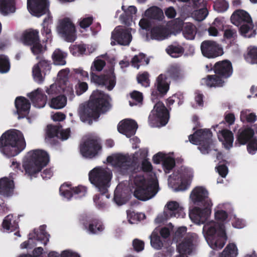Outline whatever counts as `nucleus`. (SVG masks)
I'll return each instance as SVG.
<instances>
[{
  "mask_svg": "<svg viewBox=\"0 0 257 257\" xmlns=\"http://www.w3.org/2000/svg\"><path fill=\"white\" fill-rule=\"evenodd\" d=\"M201 50L203 55L208 58H215L223 53L222 49L216 42L205 40L202 42Z\"/></svg>",
  "mask_w": 257,
  "mask_h": 257,
  "instance_id": "obj_17",
  "label": "nucleus"
},
{
  "mask_svg": "<svg viewBox=\"0 0 257 257\" xmlns=\"http://www.w3.org/2000/svg\"><path fill=\"white\" fill-rule=\"evenodd\" d=\"M195 234L188 233L182 241L177 245V249L180 253L190 254L192 252Z\"/></svg>",
  "mask_w": 257,
  "mask_h": 257,
  "instance_id": "obj_26",
  "label": "nucleus"
},
{
  "mask_svg": "<svg viewBox=\"0 0 257 257\" xmlns=\"http://www.w3.org/2000/svg\"><path fill=\"white\" fill-rule=\"evenodd\" d=\"M62 88L59 85L54 83L51 85L49 88H47L46 92L49 95H56L60 92Z\"/></svg>",
  "mask_w": 257,
  "mask_h": 257,
  "instance_id": "obj_61",
  "label": "nucleus"
},
{
  "mask_svg": "<svg viewBox=\"0 0 257 257\" xmlns=\"http://www.w3.org/2000/svg\"><path fill=\"white\" fill-rule=\"evenodd\" d=\"M196 27L190 23H186L183 28L182 32L184 37L187 39H193L196 34Z\"/></svg>",
  "mask_w": 257,
  "mask_h": 257,
  "instance_id": "obj_42",
  "label": "nucleus"
},
{
  "mask_svg": "<svg viewBox=\"0 0 257 257\" xmlns=\"http://www.w3.org/2000/svg\"><path fill=\"white\" fill-rule=\"evenodd\" d=\"M0 10L3 13L14 12L15 11V0H0Z\"/></svg>",
  "mask_w": 257,
  "mask_h": 257,
  "instance_id": "obj_40",
  "label": "nucleus"
},
{
  "mask_svg": "<svg viewBox=\"0 0 257 257\" xmlns=\"http://www.w3.org/2000/svg\"><path fill=\"white\" fill-rule=\"evenodd\" d=\"M210 129H198L188 136L189 141L193 145H198V149L203 154H207L211 150L217 151L215 142L212 139Z\"/></svg>",
  "mask_w": 257,
  "mask_h": 257,
  "instance_id": "obj_8",
  "label": "nucleus"
},
{
  "mask_svg": "<svg viewBox=\"0 0 257 257\" xmlns=\"http://www.w3.org/2000/svg\"><path fill=\"white\" fill-rule=\"evenodd\" d=\"M239 32L241 34L245 37L247 36L248 32L252 29L253 27L252 22L251 23H245L239 26Z\"/></svg>",
  "mask_w": 257,
  "mask_h": 257,
  "instance_id": "obj_59",
  "label": "nucleus"
},
{
  "mask_svg": "<svg viewBox=\"0 0 257 257\" xmlns=\"http://www.w3.org/2000/svg\"><path fill=\"white\" fill-rule=\"evenodd\" d=\"M164 171L169 173L175 166V161L174 158L166 156L162 163Z\"/></svg>",
  "mask_w": 257,
  "mask_h": 257,
  "instance_id": "obj_49",
  "label": "nucleus"
},
{
  "mask_svg": "<svg viewBox=\"0 0 257 257\" xmlns=\"http://www.w3.org/2000/svg\"><path fill=\"white\" fill-rule=\"evenodd\" d=\"M26 146L24 135L20 131H7L0 137V151L9 158L18 155Z\"/></svg>",
  "mask_w": 257,
  "mask_h": 257,
  "instance_id": "obj_3",
  "label": "nucleus"
},
{
  "mask_svg": "<svg viewBox=\"0 0 257 257\" xmlns=\"http://www.w3.org/2000/svg\"><path fill=\"white\" fill-rule=\"evenodd\" d=\"M111 38L120 45L126 46L130 44L132 37L127 30L118 26L112 32Z\"/></svg>",
  "mask_w": 257,
  "mask_h": 257,
  "instance_id": "obj_21",
  "label": "nucleus"
},
{
  "mask_svg": "<svg viewBox=\"0 0 257 257\" xmlns=\"http://www.w3.org/2000/svg\"><path fill=\"white\" fill-rule=\"evenodd\" d=\"M137 78L138 83L141 84L143 86L147 87L150 86V80L148 72H144L142 74H139Z\"/></svg>",
  "mask_w": 257,
  "mask_h": 257,
  "instance_id": "obj_54",
  "label": "nucleus"
},
{
  "mask_svg": "<svg viewBox=\"0 0 257 257\" xmlns=\"http://www.w3.org/2000/svg\"><path fill=\"white\" fill-rule=\"evenodd\" d=\"M182 182L179 186V188L181 190H187L190 184V182L193 178V174L191 171L187 169H184L181 175Z\"/></svg>",
  "mask_w": 257,
  "mask_h": 257,
  "instance_id": "obj_38",
  "label": "nucleus"
},
{
  "mask_svg": "<svg viewBox=\"0 0 257 257\" xmlns=\"http://www.w3.org/2000/svg\"><path fill=\"white\" fill-rule=\"evenodd\" d=\"M206 67L208 69L210 67V70H213L223 80L230 77L233 72L232 64L227 60L217 62L213 66L211 64H210L209 66L207 65Z\"/></svg>",
  "mask_w": 257,
  "mask_h": 257,
  "instance_id": "obj_15",
  "label": "nucleus"
},
{
  "mask_svg": "<svg viewBox=\"0 0 257 257\" xmlns=\"http://www.w3.org/2000/svg\"><path fill=\"white\" fill-rule=\"evenodd\" d=\"M133 182L135 186L134 195L140 200L152 198L158 191V184L154 180L146 179L143 175H136Z\"/></svg>",
  "mask_w": 257,
  "mask_h": 257,
  "instance_id": "obj_7",
  "label": "nucleus"
},
{
  "mask_svg": "<svg viewBox=\"0 0 257 257\" xmlns=\"http://www.w3.org/2000/svg\"><path fill=\"white\" fill-rule=\"evenodd\" d=\"M111 176L106 170L100 168H95L89 173V180L93 184L101 195L108 192L109 182Z\"/></svg>",
  "mask_w": 257,
  "mask_h": 257,
  "instance_id": "obj_10",
  "label": "nucleus"
},
{
  "mask_svg": "<svg viewBox=\"0 0 257 257\" xmlns=\"http://www.w3.org/2000/svg\"><path fill=\"white\" fill-rule=\"evenodd\" d=\"M17 113L23 117L29 113L31 103L29 100L23 96L17 97L15 101Z\"/></svg>",
  "mask_w": 257,
  "mask_h": 257,
  "instance_id": "obj_28",
  "label": "nucleus"
},
{
  "mask_svg": "<svg viewBox=\"0 0 257 257\" xmlns=\"http://www.w3.org/2000/svg\"><path fill=\"white\" fill-rule=\"evenodd\" d=\"M61 128L62 125L60 124L55 125L52 124L48 125L47 131V137L50 139H52L54 137L59 138V132Z\"/></svg>",
  "mask_w": 257,
  "mask_h": 257,
  "instance_id": "obj_46",
  "label": "nucleus"
},
{
  "mask_svg": "<svg viewBox=\"0 0 257 257\" xmlns=\"http://www.w3.org/2000/svg\"><path fill=\"white\" fill-rule=\"evenodd\" d=\"M133 245L135 251L140 252L142 251L144 248V241L139 239H135L133 241Z\"/></svg>",
  "mask_w": 257,
  "mask_h": 257,
  "instance_id": "obj_64",
  "label": "nucleus"
},
{
  "mask_svg": "<svg viewBox=\"0 0 257 257\" xmlns=\"http://www.w3.org/2000/svg\"><path fill=\"white\" fill-rule=\"evenodd\" d=\"M30 46L32 52L34 55H36L42 54L44 51L43 46L40 43V39H39V41L35 42Z\"/></svg>",
  "mask_w": 257,
  "mask_h": 257,
  "instance_id": "obj_57",
  "label": "nucleus"
},
{
  "mask_svg": "<svg viewBox=\"0 0 257 257\" xmlns=\"http://www.w3.org/2000/svg\"><path fill=\"white\" fill-rule=\"evenodd\" d=\"M59 191L62 196L70 199L73 195H78L79 197L84 196L87 192V188L81 185L71 188L70 185L64 183L60 186Z\"/></svg>",
  "mask_w": 257,
  "mask_h": 257,
  "instance_id": "obj_20",
  "label": "nucleus"
},
{
  "mask_svg": "<svg viewBox=\"0 0 257 257\" xmlns=\"http://www.w3.org/2000/svg\"><path fill=\"white\" fill-rule=\"evenodd\" d=\"M203 82L209 87H222L224 83L223 80L218 75H208L206 77L202 79Z\"/></svg>",
  "mask_w": 257,
  "mask_h": 257,
  "instance_id": "obj_32",
  "label": "nucleus"
},
{
  "mask_svg": "<svg viewBox=\"0 0 257 257\" xmlns=\"http://www.w3.org/2000/svg\"><path fill=\"white\" fill-rule=\"evenodd\" d=\"M71 53L74 56H78L84 53L86 47L84 44L74 45L69 47Z\"/></svg>",
  "mask_w": 257,
  "mask_h": 257,
  "instance_id": "obj_50",
  "label": "nucleus"
},
{
  "mask_svg": "<svg viewBox=\"0 0 257 257\" xmlns=\"http://www.w3.org/2000/svg\"><path fill=\"white\" fill-rule=\"evenodd\" d=\"M190 197L193 203L197 205L212 203L208 197L207 190L202 186L196 187L192 191Z\"/></svg>",
  "mask_w": 257,
  "mask_h": 257,
  "instance_id": "obj_18",
  "label": "nucleus"
},
{
  "mask_svg": "<svg viewBox=\"0 0 257 257\" xmlns=\"http://www.w3.org/2000/svg\"><path fill=\"white\" fill-rule=\"evenodd\" d=\"M237 254V248L236 246L232 244H228L225 248L221 253V257H235Z\"/></svg>",
  "mask_w": 257,
  "mask_h": 257,
  "instance_id": "obj_48",
  "label": "nucleus"
},
{
  "mask_svg": "<svg viewBox=\"0 0 257 257\" xmlns=\"http://www.w3.org/2000/svg\"><path fill=\"white\" fill-rule=\"evenodd\" d=\"M49 162L48 153L43 150H35L28 152L26 160L23 163L25 174L30 179L37 174Z\"/></svg>",
  "mask_w": 257,
  "mask_h": 257,
  "instance_id": "obj_4",
  "label": "nucleus"
},
{
  "mask_svg": "<svg viewBox=\"0 0 257 257\" xmlns=\"http://www.w3.org/2000/svg\"><path fill=\"white\" fill-rule=\"evenodd\" d=\"M14 181L7 178L0 179V194L5 196H11L13 192Z\"/></svg>",
  "mask_w": 257,
  "mask_h": 257,
  "instance_id": "obj_31",
  "label": "nucleus"
},
{
  "mask_svg": "<svg viewBox=\"0 0 257 257\" xmlns=\"http://www.w3.org/2000/svg\"><path fill=\"white\" fill-rule=\"evenodd\" d=\"M254 131L251 127L246 126L239 129L236 135L234 146L239 147L246 145L254 137Z\"/></svg>",
  "mask_w": 257,
  "mask_h": 257,
  "instance_id": "obj_22",
  "label": "nucleus"
},
{
  "mask_svg": "<svg viewBox=\"0 0 257 257\" xmlns=\"http://www.w3.org/2000/svg\"><path fill=\"white\" fill-rule=\"evenodd\" d=\"M131 98L135 101V102L129 101V104L131 106H133L137 105L138 103H142L143 100V93L140 91L134 90L130 93Z\"/></svg>",
  "mask_w": 257,
  "mask_h": 257,
  "instance_id": "obj_53",
  "label": "nucleus"
},
{
  "mask_svg": "<svg viewBox=\"0 0 257 257\" xmlns=\"http://www.w3.org/2000/svg\"><path fill=\"white\" fill-rule=\"evenodd\" d=\"M160 99L154 101L151 99L153 102L156 103L148 118L149 123L152 127L156 126L159 123L161 126H164L169 121V111L164 104L159 100Z\"/></svg>",
  "mask_w": 257,
  "mask_h": 257,
  "instance_id": "obj_12",
  "label": "nucleus"
},
{
  "mask_svg": "<svg viewBox=\"0 0 257 257\" xmlns=\"http://www.w3.org/2000/svg\"><path fill=\"white\" fill-rule=\"evenodd\" d=\"M145 14L147 17L150 19L159 21H162L164 18L162 10L156 6H153L147 9Z\"/></svg>",
  "mask_w": 257,
  "mask_h": 257,
  "instance_id": "obj_33",
  "label": "nucleus"
},
{
  "mask_svg": "<svg viewBox=\"0 0 257 257\" xmlns=\"http://www.w3.org/2000/svg\"><path fill=\"white\" fill-rule=\"evenodd\" d=\"M166 29L161 26L153 27L151 31V38L153 39L163 40L166 37Z\"/></svg>",
  "mask_w": 257,
  "mask_h": 257,
  "instance_id": "obj_43",
  "label": "nucleus"
},
{
  "mask_svg": "<svg viewBox=\"0 0 257 257\" xmlns=\"http://www.w3.org/2000/svg\"><path fill=\"white\" fill-rule=\"evenodd\" d=\"M150 59L147 58L146 55L143 53H140L139 55L135 56L132 59L131 63L133 66L137 67L139 69L140 65L138 63L141 64L148 65L149 63Z\"/></svg>",
  "mask_w": 257,
  "mask_h": 257,
  "instance_id": "obj_44",
  "label": "nucleus"
},
{
  "mask_svg": "<svg viewBox=\"0 0 257 257\" xmlns=\"http://www.w3.org/2000/svg\"><path fill=\"white\" fill-rule=\"evenodd\" d=\"M37 59H39V61L33 68V75L35 81L41 83L44 81L42 73L45 75L50 71L51 63L50 61L45 59L43 56H37Z\"/></svg>",
  "mask_w": 257,
  "mask_h": 257,
  "instance_id": "obj_16",
  "label": "nucleus"
},
{
  "mask_svg": "<svg viewBox=\"0 0 257 257\" xmlns=\"http://www.w3.org/2000/svg\"><path fill=\"white\" fill-rule=\"evenodd\" d=\"M57 29L59 34L67 42H72L76 40L75 26L69 18L65 17L60 20Z\"/></svg>",
  "mask_w": 257,
  "mask_h": 257,
  "instance_id": "obj_14",
  "label": "nucleus"
},
{
  "mask_svg": "<svg viewBox=\"0 0 257 257\" xmlns=\"http://www.w3.org/2000/svg\"><path fill=\"white\" fill-rule=\"evenodd\" d=\"M50 235L48 233H44L43 232H35L34 238L38 241H40L44 245H46L49 240Z\"/></svg>",
  "mask_w": 257,
  "mask_h": 257,
  "instance_id": "obj_60",
  "label": "nucleus"
},
{
  "mask_svg": "<svg viewBox=\"0 0 257 257\" xmlns=\"http://www.w3.org/2000/svg\"><path fill=\"white\" fill-rule=\"evenodd\" d=\"M246 61L251 64H257V47L250 46L247 49V53L245 57Z\"/></svg>",
  "mask_w": 257,
  "mask_h": 257,
  "instance_id": "obj_45",
  "label": "nucleus"
},
{
  "mask_svg": "<svg viewBox=\"0 0 257 257\" xmlns=\"http://www.w3.org/2000/svg\"><path fill=\"white\" fill-rule=\"evenodd\" d=\"M166 207L167 209L164 211V213L167 218L172 217L183 218L185 215L183 207L180 206L176 201H171L168 202Z\"/></svg>",
  "mask_w": 257,
  "mask_h": 257,
  "instance_id": "obj_25",
  "label": "nucleus"
},
{
  "mask_svg": "<svg viewBox=\"0 0 257 257\" xmlns=\"http://www.w3.org/2000/svg\"><path fill=\"white\" fill-rule=\"evenodd\" d=\"M39 31L37 30H29L25 31L22 37L23 44L27 46H31L35 42L39 41Z\"/></svg>",
  "mask_w": 257,
  "mask_h": 257,
  "instance_id": "obj_30",
  "label": "nucleus"
},
{
  "mask_svg": "<svg viewBox=\"0 0 257 257\" xmlns=\"http://www.w3.org/2000/svg\"><path fill=\"white\" fill-rule=\"evenodd\" d=\"M221 136L223 140H221L222 142V144L225 149L229 150L233 146V134L231 131L223 129L221 132Z\"/></svg>",
  "mask_w": 257,
  "mask_h": 257,
  "instance_id": "obj_37",
  "label": "nucleus"
},
{
  "mask_svg": "<svg viewBox=\"0 0 257 257\" xmlns=\"http://www.w3.org/2000/svg\"><path fill=\"white\" fill-rule=\"evenodd\" d=\"M33 105L38 108L44 107L47 103V96L41 88H37L27 94Z\"/></svg>",
  "mask_w": 257,
  "mask_h": 257,
  "instance_id": "obj_24",
  "label": "nucleus"
},
{
  "mask_svg": "<svg viewBox=\"0 0 257 257\" xmlns=\"http://www.w3.org/2000/svg\"><path fill=\"white\" fill-rule=\"evenodd\" d=\"M105 62L101 59L95 60L91 66L90 77L91 81L96 84L105 86L107 90H111L116 84V77L113 68L104 74L98 75L95 72L101 71L105 66Z\"/></svg>",
  "mask_w": 257,
  "mask_h": 257,
  "instance_id": "obj_6",
  "label": "nucleus"
},
{
  "mask_svg": "<svg viewBox=\"0 0 257 257\" xmlns=\"http://www.w3.org/2000/svg\"><path fill=\"white\" fill-rule=\"evenodd\" d=\"M246 149L248 153L254 155L257 151V138L254 137L247 143Z\"/></svg>",
  "mask_w": 257,
  "mask_h": 257,
  "instance_id": "obj_55",
  "label": "nucleus"
},
{
  "mask_svg": "<svg viewBox=\"0 0 257 257\" xmlns=\"http://www.w3.org/2000/svg\"><path fill=\"white\" fill-rule=\"evenodd\" d=\"M230 19L232 23L238 27L243 23L252 22L249 14L243 10H237L234 12Z\"/></svg>",
  "mask_w": 257,
  "mask_h": 257,
  "instance_id": "obj_27",
  "label": "nucleus"
},
{
  "mask_svg": "<svg viewBox=\"0 0 257 257\" xmlns=\"http://www.w3.org/2000/svg\"><path fill=\"white\" fill-rule=\"evenodd\" d=\"M208 14L206 9H201L194 12V17L198 21H201L205 19Z\"/></svg>",
  "mask_w": 257,
  "mask_h": 257,
  "instance_id": "obj_62",
  "label": "nucleus"
},
{
  "mask_svg": "<svg viewBox=\"0 0 257 257\" xmlns=\"http://www.w3.org/2000/svg\"><path fill=\"white\" fill-rule=\"evenodd\" d=\"M228 4L224 0L216 2L214 5V9L218 12H224L228 8Z\"/></svg>",
  "mask_w": 257,
  "mask_h": 257,
  "instance_id": "obj_56",
  "label": "nucleus"
},
{
  "mask_svg": "<svg viewBox=\"0 0 257 257\" xmlns=\"http://www.w3.org/2000/svg\"><path fill=\"white\" fill-rule=\"evenodd\" d=\"M101 149L99 138L94 135L85 136L79 146L81 155L88 159H92L97 156Z\"/></svg>",
  "mask_w": 257,
  "mask_h": 257,
  "instance_id": "obj_11",
  "label": "nucleus"
},
{
  "mask_svg": "<svg viewBox=\"0 0 257 257\" xmlns=\"http://www.w3.org/2000/svg\"><path fill=\"white\" fill-rule=\"evenodd\" d=\"M184 100V96L183 93L178 91L167 99V105L169 109H171L170 107L175 102L177 103L178 106H180L183 103Z\"/></svg>",
  "mask_w": 257,
  "mask_h": 257,
  "instance_id": "obj_41",
  "label": "nucleus"
},
{
  "mask_svg": "<svg viewBox=\"0 0 257 257\" xmlns=\"http://www.w3.org/2000/svg\"><path fill=\"white\" fill-rule=\"evenodd\" d=\"M206 227L207 240L210 246L213 249H221L227 239L223 224L213 222Z\"/></svg>",
  "mask_w": 257,
  "mask_h": 257,
  "instance_id": "obj_9",
  "label": "nucleus"
},
{
  "mask_svg": "<svg viewBox=\"0 0 257 257\" xmlns=\"http://www.w3.org/2000/svg\"><path fill=\"white\" fill-rule=\"evenodd\" d=\"M240 120L243 122L253 123L257 119V116L254 113L241 111L240 116Z\"/></svg>",
  "mask_w": 257,
  "mask_h": 257,
  "instance_id": "obj_51",
  "label": "nucleus"
},
{
  "mask_svg": "<svg viewBox=\"0 0 257 257\" xmlns=\"http://www.w3.org/2000/svg\"><path fill=\"white\" fill-rule=\"evenodd\" d=\"M10 68L9 59L4 55H0V72L6 73Z\"/></svg>",
  "mask_w": 257,
  "mask_h": 257,
  "instance_id": "obj_52",
  "label": "nucleus"
},
{
  "mask_svg": "<svg viewBox=\"0 0 257 257\" xmlns=\"http://www.w3.org/2000/svg\"><path fill=\"white\" fill-rule=\"evenodd\" d=\"M49 3L48 0H27V7L30 13L37 17L49 12L47 17L43 20V29L41 33L45 36L46 41H51L52 39L51 30L50 25L52 24V17L49 14Z\"/></svg>",
  "mask_w": 257,
  "mask_h": 257,
  "instance_id": "obj_5",
  "label": "nucleus"
},
{
  "mask_svg": "<svg viewBox=\"0 0 257 257\" xmlns=\"http://www.w3.org/2000/svg\"><path fill=\"white\" fill-rule=\"evenodd\" d=\"M114 166L117 168L121 174L125 175L131 171L132 166L128 158L124 155H118L115 157Z\"/></svg>",
  "mask_w": 257,
  "mask_h": 257,
  "instance_id": "obj_29",
  "label": "nucleus"
},
{
  "mask_svg": "<svg viewBox=\"0 0 257 257\" xmlns=\"http://www.w3.org/2000/svg\"><path fill=\"white\" fill-rule=\"evenodd\" d=\"M67 53L59 49H56L53 53L52 58L55 65H65L66 63V58Z\"/></svg>",
  "mask_w": 257,
  "mask_h": 257,
  "instance_id": "obj_35",
  "label": "nucleus"
},
{
  "mask_svg": "<svg viewBox=\"0 0 257 257\" xmlns=\"http://www.w3.org/2000/svg\"><path fill=\"white\" fill-rule=\"evenodd\" d=\"M151 238V244L153 247L156 249H160L163 246V243L161 237L158 235L157 233L153 232Z\"/></svg>",
  "mask_w": 257,
  "mask_h": 257,
  "instance_id": "obj_47",
  "label": "nucleus"
},
{
  "mask_svg": "<svg viewBox=\"0 0 257 257\" xmlns=\"http://www.w3.org/2000/svg\"><path fill=\"white\" fill-rule=\"evenodd\" d=\"M200 206L204 207V208L194 207L190 211L189 216L192 220L203 222L208 219L210 215L212 203L202 204Z\"/></svg>",
  "mask_w": 257,
  "mask_h": 257,
  "instance_id": "obj_19",
  "label": "nucleus"
},
{
  "mask_svg": "<svg viewBox=\"0 0 257 257\" xmlns=\"http://www.w3.org/2000/svg\"><path fill=\"white\" fill-rule=\"evenodd\" d=\"M166 51L172 57L178 58L183 54L184 49L179 45H170L166 48Z\"/></svg>",
  "mask_w": 257,
  "mask_h": 257,
  "instance_id": "obj_39",
  "label": "nucleus"
},
{
  "mask_svg": "<svg viewBox=\"0 0 257 257\" xmlns=\"http://www.w3.org/2000/svg\"><path fill=\"white\" fill-rule=\"evenodd\" d=\"M186 227H181L178 228L175 233L174 240H176L177 242L180 241V239L182 238L186 233Z\"/></svg>",
  "mask_w": 257,
  "mask_h": 257,
  "instance_id": "obj_63",
  "label": "nucleus"
},
{
  "mask_svg": "<svg viewBox=\"0 0 257 257\" xmlns=\"http://www.w3.org/2000/svg\"><path fill=\"white\" fill-rule=\"evenodd\" d=\"M110 98L103 91L96 90L91 94L88 102L81 104L78 113L83 122H92V119L97 120L101 114L105 113L111 107Z\"/></svg>",
  "mask_w": 257,
  "mask_h": 257,
  "instance_id": "obj_1",
  "label": "nucleus"
},
{
  "mask_svg": "<svg viewBox=\"0 0 257 257\" xmlns=\"http://www.w3.org/2000/svg\"><path fill=\"white\" fill-rule=\"evenodd\" d=\"M2 226L4 229L11 231H15L19 228L18 222L14 219L12 214H9L5 218Z\"/></svg>",
  "mask_w": 257,
  "mask_h": 257,
  "instance_id": "obj_36",
  "label": "nucleus"
},
{
  "mask_svg": "<svg viewBox=\"0 0 257 257\" xmlns=\"http://www.w3.org/2000/svg\"><path fill=\"white\" fill-rule=\"evenodd\" d=\"M93 21L92 16L81 18L79 21V25L81 28L85 29L88 28L92 24Z\"/></svg>",
  "mask_w": 257,
  "mask_h": 257,
  "instance_id": "obj_58",
  "label": "nucleus"
},
{
  "mask_svg": "<svg viewBox=\"0 0 257 257\" xmlns=\"http://www.w3.org/2000/svg\"><path fill=\"white\" fill-rule=\"evenodd\" d=\"M67 104V97L65 95H59L51 99L49 104L50 107L59 109L64 107Z\"/></svg>",
  "mask_w": 257,
  "mask_h": 257,
  "instance_id": "obj_34",
  "label": "nucleus"
},
{
  "mask_svg": "<svg viewBox=\"0 0 257 257\" xmlns=\"http://www.w3.org/2000/svg\"><path fill=\"white\" fill-rule=\"evenodd\" d=\"M138 128V124L136 121L125 119L120 121L117 125L119 133L125 135L127 138L134 136Z\"/></svg>",
  "mask_w": 257,
  "mask_h": 257,
  "instance_id": "obj_23",
  "label": "nucleus"
},
{
  "mask_svg": "<svg viewBox=\"0 0 257 257\" xmlns=\"http://www.w3.org/2000/svg\"><path fill=\"white\" fill-rule=\"evenodd\" d=\"M168 78L180 82L184 79L185 75L180 67L177 65H171L167 69L166 74H160L152 89V99L154 101L163 98L169 90L170 82L167 81Z\"/></svg>",
  "mask_w": 257,
  "mask_h": 257,
  "instance_id": "obj_2",
  "label": "nucleus"
},
{
  "mask_svg": "<svg viewBox=\"0 0 257 257\" xmlns=\"http://www.w3.org/2000/svg\"><path fill=\"white\" fill-rule=\"evenodd\" d=\"M82 228L91 234L101 233L105 229L102 221L99 218L90 215H82L79 219Z\"/></svg>",
  "mask_w": 257,
  "mask_h": 257,
  "instance_id": "obj_13",
  "label": "nucleus"
}]
</instances>
